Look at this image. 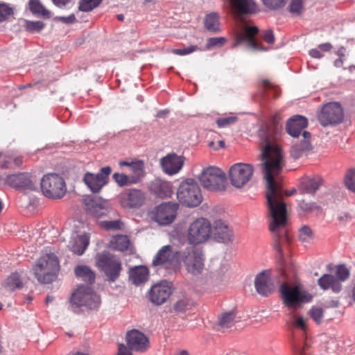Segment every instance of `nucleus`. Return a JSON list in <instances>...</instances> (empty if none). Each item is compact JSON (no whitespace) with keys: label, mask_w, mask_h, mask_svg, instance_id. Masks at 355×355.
Here are the masks:
<instances>
[{"label":"nucleus","mask_w":355,"mask_h":355,"mask_svg":"<svg viewBox=\"0 0 355 355\" xmlns=\"http://www.w3.org/2000/svg\"><path fill=\"white\" fill-rule=\"evenodd\" d=\"M277 137V132L270 130L261 133L264 144L260 166L266 180V198L270 216L269 230L272 234L273 248L282 257V246L289 241L284 196H291L296 193V189L286 191L285 193L283 191L280 174L285 166V160L281 148L275 143Z\"/></svg>","instance_id":"obj_1"},{"label":"nucleus","mask_w":355,"mask_h":355,"mask_svg":"<svg viewBox=\"0 0 355 355\" xmlns=\"http://www.w3.org/2000/svg\"><path fill=\"white\" fill-rule=\"evenodd\" d=\"M307 125L306 118L301 115L291 117L286 123L287 132L295 139L290 150L291 157L295 159L311 150V133L304 130Z\"/></svg>","instance_id":"obj_2"},{"label":"nucleus","mask_w":355,"mask_h":355,"mask_svg":"<svg viewBox=\"0 0 355 355\" xmlns=\"http://www.w3.org/2000/svg\"><path fill=\"white\" fill-rule=\"evenodd\" d=\"M33 270L39 282L51 283L57 278L60 270L58 259L53 253L46 254L36 261Z\"/></svg>","instance_id":"obj_3"},{"label":"nucleus","mask_w":355,"mask_h":355,"mask_svg":"<svg viewBox=\"0 0 355 355\" xmlns=\"http://www.w3.org/2000/svg\"><path fill=\"white\" fill-rule=\"evenodd\" d=\"M178 260H181L188 273L199 275L205 269V257L202 250L195 246H189L182 251H178Z\"/></svg>","instance_id":"obj_4"},{"label":"nucleus","mask_w":355,"mask_h":355,"mask_svg":"<svg viewBox=\"0 0 355 355\" xmlns=\"http://www.w3.org/2000/svg\"><path fill=\"white\" fill-rule=\"evenodd\" d=\"M96 266L105 274L108 281L114 282L120 276L122 263L119 258L108 252L96 256Z\"/></svg>","instance_id":"obj_5"},{"label":"nucleus","mask_w":355,"mask_h":355,"mask_svg":"<svg viewBox=\"0 0 355 355\" xmlns=\"http://www.w3.org/2000/svg\"><path fill=\"white\" fill-rule=\"evenodd\" d=\"M177 198L180 203L189 207L198 206L202 200L200 189L193 179H187L180 184Z\"/></svg>","instance_id":"obj_6"},{"label":"nucleus","mask_w":355,"mask_h":355,"mask_svg":"<svg viewBox=\"0 0 355 355\" xmlns=\"http://www.w3.org/2000/svg\"><path fill=\"white\" fill-rule=\"evenodd\" d=\"M211 225L205 218H198L189 226L187 239L191 245H198L207 241L211 234Z\"/></svg>","instance_id":"obj_7"},{"label":"nucleus","mask_w":355,"mask_h":355,"mask_svg":"<svg viewBox=\"0 0 355 355\" xmlns=\"http://www.w3.org/2000/svg\"><path fill=\"white\" fill-rule=\"evenodd\" d=\"M41 189L44 195L49 198H61L67 191L64 179L58 174L45 175L41 180Z\"/></svg>","instance_id":"obj_8"},{"label":"nucleus","mask_w":355,"mask_h":355,"mask_svg":"<svg viewBox=\"0 0 355 355\" xmlns=\"http://www.w3.org/2000/svg\"><path fill=\"white\" fill-rule=\"evenodd\" d=\"M199 180L202 186L209 191H222L225 189V175L217 167L204 168L199 176Z\"/></svg>","instance_id":"obj_9"},{"label":"nucleus","mask_w":355,"mask_h":355,"mask_svg":"<svg viewBox=\"0 0 355 355\" xmlns=\"http://www.w3.org/2000/svg\"><path fill=\"white\" fill-rule=\"evenodd\" d=\"M349 270L344 265L337 266L336 275L324 274L318 280V284L322 290L331 289L334 293H339L342 290L341 282L347 280L349 277Z\"/></svg>","instance_id":"obj_10"},{"label":"nucleus","mask_w":355,"mask_h":355,"mask_svg":"<svg viewBox=\"0 0 355 355\" xmlns=\"http://www.w3.org/2000/svg\"><path fill=\"white\" fill-rule=\"evenodd\" d=\"M71 301L76 306H86L89 309H97L101 304L100 297L90 286L84 285L78 286L71 295Z\"/></svg>","instance_id":"obj_11"},{"label":"nucleus","mask_w":355,"mask_h":355,"mask_svg":"<svg viewBox=\"0 0 355 355\" xmlns=\"http://www.w3.org/2000/svg\"><path fill=\"white\" fill-rule=\"evenodd\" d=\"M280 292L284 304L289 308L296 309L302 303L309 302L311 299V296L299 286L291 287L286 283L281 285Z\"/></svg>","instance_id":"obj_12"},{"label":"nucleus","mask_w":355,"mask_h":355,"mask_svg":"<svg viewBox=\"0 0 355 355\" xmlns=\"http://www.w3.org/2000/svg\"><path fill=\"white\" fill-rule=\"evenodd\" d=\"M343 118V110L340 104L336 102L324 105L318 114V120L320 124L324 127L340 123Z\"/></svg>","instance_id":"obj_13"},{"label":"nucleus","mask_w":355,"mask_h":355,"mask_svg":"<svg viewBox=\"0 0 355 355\" xmlns=\"http://www.w3.org/2000/svg\"><path fill=\"white\" fill-rule=\"evenodd\" d=\"M253 172L254 168L251 164L244 163L234 164L229 170L230 182L234 187L241 188L249 182Z\"/></svg>","instance_id":"obj_14"},{"label":"nucleus","mask_w":355,"mask_h":355,"mask_svg":"<svg viewBox=\"0 0 355 355\" xmlns=\"http://www.w3.org/2000/svg\"><path fill=\"white\" fill-rule=\"evenodd\" d=\"M178 207L176 202H163L152 211V218L161 225H169L175 219Z\"/></svg>","instance_id":"obj_15"},{"label":"nucleus","mask_w":355,"mask_h":355,"mask_svg":"<svg viewBox=\"0 0 355 355\" xmlns=\"http://www.w3.org/2000/svg\"><path fill=\"white\" fill-rule=\"evenodd\" d=\"M111 172L110 166L103 167L96 174L87 172L84 175L83 181L92 192L98 193L108 183Z\"/></svg>","instance_id":"obj_16"},{"label":"nucleus","mask_w":355,"mask_h":355,"mask_svg":"<svg viewBox=\"0 0 355 355\" xmlns=\"http://www.w3.org/2000/svg\"><path fill=\"white\" fill-rule=\"evenodd\" d=\"M146 200V193L141 189H128L120 194V204L126 209L140 208Z\"/></svg>","instance_id":"obj_17"},{"label":"nucleus","mask_w":355,"mask_h":355,"mask_svg":"<svg viewBox=\"0 0 355 355\" xmlns=\"http://www.w3.org/2000/svg\"><path fill=\"white\" fill-rule=\"evenodd\" d=\"M172 293V284L162 281L153 286L148 292L150 301L156 305L163 304Z\"/></svg>","instance_id":"obj_18"},{"label":"nucleus","mask_w":355,"mask_h":355,"mask_svg":"<svg viewBox=\"0 0 355 355\" xmlns=\"http://www.w3.org/2000/svg\"><path fill=\"white\" fill-rule=\"evenodd\" d=\"M259 33V28L257 26H245L243 32H239L236 36L235 46H238L243 42H247L250 47L254 50L265 51L261 43L255 40V36Z\"/></svg>","instance_id":"obj_19"},{"label":"nucleus","mask_w":355,"mask_h":355,"mask_svg":"<svg viewBox=\"0 0 355 355\" xmlns=\"http://www.w3.org/2000/svg\"><path fill=\"white\" fill-rule=\"evenodd\" d=\"M83 203L87 212L96 218H100L108 213L106 202L101 198L88 196L83 199Z\"/></svg>","instance_id":"obj_20"},{"label":"nucleus","mask_w":355,"mask_h":355,"mask_svg":"<svg viewBox=\"0 0 355 355\" xmlns=\"http://www.w3.org/2000/svg\"><path fill=\"white\" fill-rule=\"evenodd\" d=\"M211 233L215 240L224 243L232 242L234 238L232 230L222 220L213 223Z\"/></svg>","instance_id":"obj_21"},{"label":"nucleus","mask_w":355,"mask_h":355,"mask_svg":"<svg viewBox=\"0 0 355 355\" xmlns=\"http://www.w3.org/2000/svg\"><path fill=\"white\" fill-rule=\"evenodd\" d=\"M125 339L127 345L132 350L144 352L149 346L148 338L143 333L136 329L128 331Z\"/></svg>","instance_id":"obj_22"},{"label":"nucleus","mask_w":355,"mask_h":355,"mask_svg":"<svg viewBox=\"0 0 355 355\" xmlns=\"http://www.w3.org/2000/svg\"><path fill=\"white\" fill-rule=\"evenodd\" d=\"M254 287L257 292L262 296H268L272 293L274 290V284L269 270H263L257 275L254 279Z\"/></svg>","instance_id":"obj_23"},{"label":"nucleus","mask_w":355,"mask_h":355,"mask_svg":"<svg viewBox=\"0 0 355 355\" xmlns=\"http://www.w3.org/2000/svg\"><path fill=\"white\" fill-rule=\"evenodd\" d=\"M177 252H173V248L170 245L163 246L156 254L154 257L152 264L153 266H163L168 268L173 263L174 259L178 260Z\"/></svg>","instance_id":"obj_24"},{"label":"nucleus","mask_w":355,"mask_h":355,"mask_svg":"<svg viewBox=\"0 0 355 355\" xmlns=\"http://www.w3.org/2000/svg\"><path fill=\"white\" fill-rule=\"evenodd\" d=\"M160 164L163 171L168 175L178 173L183 166L184 159L175 154H169L163 157Z\"/></svg>","instance_id":"obj_25"},{"label":"nucleus","mask_w":355,"mask_h":355,"mask_svg":"<svg viewBox=\"0 0 355 355\" xmlns=\"http://www.w3.org/2000/svg\"><path fill=\"white\" fill-rule=\"evenodd\" d=\"M150 191L155 196L160 198H169L173 194V187L169 182L155 179L149 187Z\"/></svg>","instance_id":"obj_26"},{"label":"nucleus","mask_w":355,"mask_h":355,"mask_svg":"<svg viewBox=\"0 0 355 355\" xmlns=\"http://www.w3.org/2000/svg\"><path fill=\"white\" fill-rule=\"evenodd\" d=\"M89 244V235L84 233L78 235L76 233L73 234L71 240L69 241L68 248L74 254L81 255L84 253Z\"/></svg>","instance_id":"obj_27"},{"label":"nucleus","mask_w":355,"mask_h":355,"mask_svg":"<svg viewBox=\"0 0 355 355\" xmlns=\"http://www.w3.org/2000/svg\"><path fill=\"white\" fill-rule=\"evenodd\" d=\"M148 278L149 270L145 266H135L129 270V279L136 286L144 284L148 281Z\"/></svg>","instance_id":"obj_28"},{"label":"nucleus","mask_w":355,"mask_h":355,"mask_svg":"<svg viewBox=\"0 0 355 355\" xmlns=\"http://www.w3.org/2000/svg\"><path fill=\"white\" fill-rule=\"evenodd\" d=\"M9 182L15 187L33 190L34 183L28 173H19L9 178Z\"/></svg>","instance_id":"obj_29"},{"label":"nucleus","mask_w":355,"mask_h":355,"mask_svg":"<svg viewBox=\"0 0 355 355\" xmlns=\"http://www.w3.org/2000/svg\"><path fill=\"white\" fill-rule=\"evenodd\" d=\"M323 180L320 176H313L304 179L300 183V188L303 192L314 194L322 185Z\"/></svg>","instance_id":"obj_30"},{"label":"nucleus","mask_w":355,"mask_h":355,"mask_svg":"<svg viewBox=\"0 0 355 355\" xmlns=\"http://www.w3.org/2000/svg\"><path fill=\"white\" fill-rule=\"evenodd\" d=\"M130 245V241L128 236L117 234L112 237L110 242V247L121 252L128 250Z\"/></svg>","instance_id":"obj_31"},{"label":"nucleus","mask_w":355,"mask_h":355,"mask_svg":"<svg viewBox=\"0 0 355 355\" xmlns=\"http://www.w3.org/2000/svg\"><path fill=\"white\" fill-rule=\"evenodd\" d=\"M130 170L131 173L129 175L136 184L139 183L145 176L144 163L141 160L132 162Z\"/></svg>","instance_id":"obj_32"},{"label":"nucleus","mask_w":355,"mask_h":355,"mask_svg":"<svg viewBox=\"0 0 355 355\" xmlns=\"http://www.w3.org/2000/svg\"><path fill=\"white\" fill-rule=\"evenodd\" d=\"M193 302L191 299L187 295H182L179 297L173 304V309L177 313H184L191 309Z\"/></svg>","instance_id":"obj_33"},{"label":"nucleus","mask_w":355,"mask_h":355,"mask_svg":"<svg viewBox=\"0 0 355 355\" xmlns=\"http://www.w3.org/2000/svg\"><path fill=\"white\" fill-rule=\"evenodd\" d=\"M74 272L76 277L81 278L89 284H92L95 280V274L88 266H78Z\"/></svg>","instance_id":"obj_34"},{"label":"nucleus","mask_w":355,"mask_h":355,"mask_svg":"<svg viewBox=\"0 0 355 355\" xmlns=\"http://www.w3.org/2000/svg\"><path fill=\"white\" fill-rule=\"evenodd\" d=\"M232 8L239 14L250 13L253 11L252 5L248 0H230Z\"/></svg>","instance_id":"obj_35"},{"label":"nucleus","mask_w":355,"mask_h":355,"mask_svg":"<svg viewBox=\"0 0 355 355\" xmlns=\"http://www.w3.org/2000/svg\"><path fill=\"white\" fill-rule=\"evenodd\" d=\"M30 10L35 15L44 18L50 17V12L46 9L40 0H29Z\"/></svg>","instance_id":"obj_36"},{"label":"nucleus","mask_w":355,"mask_h":355,"mask_svg":"<svg viewBox=\"0 0 355 355\" xmlns=\"http://www.w3.org/2000/svg\"><path fill=\"white\" fill-rule=\"evenodd\" d=\"M236 323V315L234 311L225 312L221 314L218 325L223 329H229Z\"/></svg>","instance_id":"obj_37"},{"label":"nucleus","mask_w":355,"mask_h":355,"mask_svg":"<svg viewBox=\"0 0 355 355\" xmlns=\"http://www.w3.org/2000/svg\"><path fill=\"white\" fill-rule=\"evenodd\" d=\"M3 286L6 289L13 291L17 288H22L23 282L19 274L13 273L6 279Z\"/></svg>","instance_id":"obj_38"},{"label":"nucleus","mask_w":355,"mask_h":355,"mask_svg":"<svg viewBox=\"0 0 355 355\" xmlns=\"http://www.w3.org/2000/svg\"><path fill=\"white\" fill-rule=\"evenodd\" d=\"M219 17L216 12L207 15L205 19V26L211 32H218L219 28Z\"/></svg>","instance_id":"obj_39"},{"label":"nucleus","mask_w":355,"mask_h":355,"mask_svg":"<svg viewBox=\"0 0 355 355\" xmlns=\"http://www.w3.org/2000/svg\"><path fill=\"white\" fill-rule=\"evenodd\" d=\"M112 178L121 187L136 184L131 176L125 173H114Z\"/></svg>","instance_id":"obj_40"},{"label":"nucleus","mask_w":355,"mask_h":355,"mask_svg":"<svg viewBox=\"0 0 355 355\" xmlns=\"http://www.w3.org/2000/svg\"><path fill=\"white\" fill-rule=\"evenodd\" d=\"M102 0H80L79 10L84 12H89L97 7Z\"/></svg>","instance_id":"obj_41"},{"label":"nucleus","mask_w":355,"mask_h":355,"mask_svg":"<svg viewBox=\"0 0 355 355\" xmlns=\"http://www.w3.org/2000/svg\"><path fill=\"white\" fill-rule=\"evenodd\" d=\"M345 184L349 190L355 192V168L349 169L346 172Z\"/></svg>","instance_id":"obj_42"},{"label":"nucleus","mask_w":355,"mask_h":355,"mask_svg":"<svg viewBox=\"0 0 355 355\" xmlns=\"http://www.w3.org/2000/svg\"><path fill=\"white\" fill-rule=\"evenodd\" d=\"M102 227L106 230H119L123 227L121 220H105L102 222Z\"/></svg>","instance_id":"obj_43"},{"label":"nucleus","mask_w":355,"mask_h":355,"mask_svg":"<svg viewBox=\"0 0 355 355\" xmlns=\"http://www.w3.org/2000/svg\"><path fill=\"white\" fill-rule=\"evenodd\" d=\"M299 238L302 242H308L313 238V233L311 229L304 225L299 230Z\"/></svg>","instance_id":"obj_44"},{"label":"nucleus","mask_w":355,"mask_h":355,"mask_svg":"<svg viewBox=\"0 0 355 355\" xmlns=\"http://www.w3.org/2000/svg\"><path fill=\"white\" fill-rule=\"evenodd\" d=\"M304 10V4L302 0H291L289 4L290 12L299 15Z\"/></svg>","instance_id":"obj_45"},{"label":"nucleus","mask_w":355,"mask_h":355,"mask_svg":"<svg viewBox=\"0 0 355 355\" xmlns=\"http://www.w3.org/2000/svg\"><path fill=\"white\" fill-rule=\"evenodd\" d=\"M13 14V9L6 3H0V22L6 20Z\"/></svg>","instance_id":"obj_46"},{"label":"nucleus","mask_w":355,"mask_h":355,"mask_svg":"<svg viewBox=\"0 0 355 355\" xmlns=\"http://www.w3.org/2000/svg\"><path fill=\"white\" fill-rule=\"evenodd\" d=\"M323 309L319 306H313L309 311L311 318L317 323L320 324L323 318Z\"/></svg>","instance_id":"obj_47"},{"label":"nucleus","mask_w":355,"mask_h":355,"mask_svg":"<svg viewBox=\"0 0 355 355\" xmlns=\"http://www.w3.org/2000/svg\"><path fill=\"white\" fill-rule=\"evenodd\" d=\"M202 49H200L197 45H192L183 49H175L172 50V53L178 55H185L193 53L194 51Z\"/></svg>","instance_id":"obj_48"},{"label":"nucleus","mask_w":355,"mask_h":355,"mask_svg":"<svg viewBox=\"0 0 355 355\" xmlns=\"http://www.w3.org/2000/svg\"><path fill=\"white\" fill-rule=\"evenodd\" d=\"M238 120L236 116H230L220 117L216 120V123L219 128H225L230 125L234 124Z\"/></svg>","instance_id":"obj_49"},{"label":"nucleus","mask_w":355,"mask_h":355,"mask_svg":"<svg viewBox=\"0 0 355 355\" xmlns=\"http://www.w3.org/2000/svg\"><path fill=\"white\" fill-rule=\"evenodd\" d=\"M261 87L264 92L272 91L274 93V97L276 98L278 94V87L268 79L261 80Z\"/></svg>","instance_id":"obj_50"},{"label":"nucleus","mask_w":355,"mask_h":355,"mask_svg":"<svg viewBox=\"0 0 355 355\" xmlns=\"http://www.w3.org/2000/svg\"><path fill=\"white\" fill-rule=\"evenodd\" d=\"M225 42V39L224 37H211L207 40V43L206 44V50H209L215 46H222Z\"/></svg>","instance_id":"obj_51"},{"label":"nucleus","mask_w":355,"mask_h":355,"mask_svg":"<svg viewBox=\"0 0 355 355\" xmlns=\"http://www.w3.org/2000/svg\"><path fill=\"white\" fill-rule=\"evenodd\" d=\"M26 29L30 32L40 31L44 28V24L41 21H26Z\"/></svg>","instance_id":"obj_52"},{"label":"nucleus","mask_w":355,"mask_h":355,"mask_svg":"<svg viewBox=\"0 0 355 355\" xmlns=\"http://www.w3.org/2000/svg\"><path fill=\"white\" fill-rule=\"evenodd\" d=\"M263 4L271 9L279 8L284 6L286 0H262Z\"/></svg>","instance_id":"obj_53"},{"label":"nucleus","mask_w":355,"mask_h":355,"mask_svg":"<svg viewBox=\"0 0 355 355\" xmlns=\"http://www.w3.org/2000/svg\"><path fill=\"white\" fill-rule=\"evenodd\" d=\"M299 207L301 210L305 212H311L313 210L318 209L319 207L315 202H307L302 200L299 202Z\"/></svg>","instance_id":"obj_54"},{"label":"nucleus","mask_w":355,"mask_h":355,"mask_svg":"<svg viewBox=\"0 0 355 355\" xmlns=\"http://www.w3.org/2000/svg\"><path fill=\"white\" fill-rule=\"evenodd\" d=\"M307 347L308 345L306 344V341H304V345L302 347H301L299 343H294L293 352L295 355H306L305 352Z\"/></svg>","instance_id":"obj_55"},{"label":"nucleus","mask_w":355,"mask_h":355,"mask_svg":"<svg viewBox=\"0 0 355 355\" xmlns=\"http://www.w3.org/2000/svg\"><path fill=\"white\" fill-rule=\"evenodd\" d=\"M293 324L303 331L306 329V320L303 317H296Z\"/></svg>","instance_id":"obj_56"},{"label":"nucleus","mask_w":355,"mask_h":355,"mask_svg":"<svg viewBox=\"0 0 355 355\" xmlns=\"http://www.w3.org/2000/svg\"><path fill=\"white\" fill-rule=\"evenodd\" d=\"M116 355H132V349L124 344H119Z\"/></svg>","instance_id":"obj_57"},{"label":"nucleus","mask_w":355,"mask_h":355,"mask_svg":"<svg viewBox=\"0 0 355 355\" xmlns=\"http://www.w3.org/2000/svg\"><path fill=\"white\" fill-rule=\"evenodd\" d=\"M262 39L268 44H273L275 42L273 32L271 30L264 31L262 35Z\"/></svg>","instance_id":"obj_58"},{"label":"nucleus","mask_w":355,"mask_h":355,"mask_svg":"<svg viewBox=\"0 0 355 355\" xmlns=\"http://www.w3.org/2000/svg\"><path fill=\"white\" fill-rule=\"evenodd\" d=\"M56 19L66 24H73L76 21V18L73 14H71L68 17H57Z\"/></svg>","instance_id":"obj_59"},{"label":"nucleus","mask_w":355,"mask_h":355,"mask_svg":"<svg viewBox=\"0 0 355 355\" xmlns=\"http://www.w3.org/2000/svg\"><path fill=\"white\" fill-rule=\"evenodd\" d=\"M309 54L311 57L318 59H320L324 56V55L319 49H311L309 52Z\"/></svg>","instance_id":"obj_60"},{"label":"nucleus","mask_w":355,"mask_h":355,"mask_svg":"<svg viewBox=\"0 0 355 355\" xmlns=\"http://www.w3.org/2000/svg\"><path fill=\"white\" fill-rule=\"evenodd\" d=\"M337 54L339 58L335 60L334 66L336 67H341L343 64V58L345 57V55L343 53H340V51H338Z\"/></svg>","instance_id":"obj_61"},{"label":"nucleus","mask_w":355,"mask_h":355,"mask_svg":"<svg viewBox=\"0 0 355 355\" xmlns=\"http://www.w3.org/2000/svg\"><path fill=\"white\" fill-rule=\"evenodd\" d=\"M318 49L324 52L329 51L332 49V46L330 43H324L318 46Z\"/></svg>","instance_id":"obj_62"},{"label":"nucleus","mask_w":355,"mask_h":355,"mask_svg":"<svg viewBox=\"0 0 355 355\" xmlns=\"http://www.w3.org/2000/svg\"><path fill=\"white\" fill-rule=\"evenodd\" d=\"M53 2L58 7H62L66 6L70 0H52Z\"/></svg>","instance_id":"obj_63"},{"label":"nucleus","mask_w":355,"mask_h":355,"mask_svg":"<svg viewBox=\"0 0 355 355\" xmlns=\"http://www.w3.org/2000/svg\"><path fill=\"white\" fill-rule=\"evenodd\" d=\"M350 218H351V217L349 216V215L348 214H343L338 216V219L341 221H343V220L347 221Z\"/></svg>","instance_id":"obj_64"}]
</instances>
